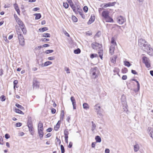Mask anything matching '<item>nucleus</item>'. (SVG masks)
<instances>
[{"label": "nucleus", "instance_id": "30", "mask_svg": "<svg viewBox=\"0 0 153 153\" xmlns=\"http://www.w3.org/2000/svg\"><path fill=\"white\" fill-rule=\"evenodd\" d=\"M34 15L36 16L35 17L36 19H39L41 17V15L40 13L35 14Z\"/></svg>", "mask_w": 153, "mask_h": 153}, {"label": "nucleus", "instance_id": "18", "mask_svg": "<svg viewBox=\"0 0 153 153\" xmlns=\"http://www.w3.org/2000/svg\"><path fill=\"white\" fill-rule=\"evenodd\" d=\"M99 51L98 52V53L100 57V58L102 59V55H103V52L102 49L101 48L100 49L98 50Z\"/></svg>", "mask_w": 153, "mask_h": 153}, {"label": "nucleus", "instance_id": "55", "mask_svg": "<svg viewBox=\"0 0 153 153\" xmlns=\"http://www.w3.org/2000/svg\"><path fill=\"white\" fill-rule=\"evenodd\" d=\"M28 128L29 129V130L30 132L32 131H33V128L32 126H28Z\"/></svg>", "mask_w": 153, "mask_h": 153}, {"label": "nucleus", "instance_id": "16", "mask_svg": "<svg viewBox=\"0 0 153 153\" xmlns=\"http://www.w3.org/2000/svg\"><path fill=\"white\" fill-rule=\"evenodd\" d=\"M117 58V56L116 55L114 56L111 58V61L113 63H115L116 62V60Z\"/></svg>", "mask_w": 153, "mask_h": 153}, {"label": "nucleus", "instance_id": "39", "mask_svg": "<svg viewBox=\"0 0 153 153\" xmlns=\"http://www.w3.org/2000/svg\"><path fill=\"white\" fill-rule=\"evenodd\" d=\"M80 52V50L78 48L75 50L74 51V53L75 54H79Z\"/></svg>", "mask_w": 153, "mask_h": 153}, {"label": "nucleus", "instance_id": "6", "mask_svg": "<svg viewBox=\"0 0 153 153\" xmlns=\"http://www.w3.org/2000/svg\"><path fill=\"white\" fill-rule=\"evenodd\" d=\"M18 38L19 44L21 46H24L25 45V40L23 35L18 36Z\"/></svg>", "mask_w": 153, "mask_h": 153}, {"label": "nucleus", "instance_id": "5", "mask_svg": "<svg viewBox=\"0 0 153 153\" xmlns=\"http://www.w3.org/2000/svg\"><path fill=\"white\" fill-rule=\"evenodd\" d=\"M117 22L120 25H122L125 22V19L122 16H120L117 19Z\"/></svg>", "mask_w": 153, "mask_h": 153}, {"label": "nucleus", "instance_id": "34", "mask_svg": "<svg viewBox=\"0 0 153 153\" xmlns=\"http://www.w3.org/2000/svg\"><path fill=\"white\" fill-rule=\"evenodd\" d=\"M71 100L72 102V105H74L76 104V101L74 97H71Z\"/></svg>", "mask_w": 153, "mask_h": 153}, {"label": "nucleus", "instance_id": "61", "mask_svg": "<svg viewBox=\"0 0 153 153\" xmlns=\"http://www.w3.org/2000/svg\"><path fill=\"white\" fill-rule=\"evenodd\" d=\"M72 143L71 142H70L69 143V144L68 146V147L69 148H71L72 147Z\"/></svg>", "mask_w": 153, "mask_h": 153}, {"label": "nucleus", "instance_id": "14", "mask_svg": "<svg viewBox=\"0 0 153 153\" xmlns=\"http://www.w3.org/2000/svg\"><path fill=\"white\" fill-rule=\"evenodd\" d=\"M16 31L17 34L18 36H19L20 35H22L21 34V30L20 29L18 25L16 26Z\"/></svg>", "mask_w": 153, "mask_h": 153}, {"label": "nucleus", "instance_id": "7", "mask_svg": "<svg viewBox=\"0 0 153 153\" xmlns=\"http://www.w3.org/2000/svg\"><path fill=\"white\" fill-rule=\"evenodd\" d=\"M144 50L146 51L147 53L151 56H153V49L151 48L150 45H149L148 47V49H147V48L146 49H145Z\"/></svg>", "mask_w": 153, "mask_h": 153}, {"label": "nucleus", "instance_id": "37", "mask_svg": "<svg viewBox=\"0 0 153 153\" xmlns=\"http://www.w3.org/2000/svg\"><path fill=\"white\" fill-rule=\"evenodd\" d=\"M42 36L44 37H50V34L48 33H44L42 35Z\"/></svg>", "mask_w": 153, "mask_h": 153}, {"label": "nucleus", "instance_id": "45", "mask_svg": "<svg viewBox=\"0 0 153 153\" xmlns=\"http://www.w3.org/2000/svg\"><path fill=\"white\" fill-rule=\"evenodd\" d=\"M63 6L65 8H67L69 7L68 4L67 3H63Z\"/></svg>", "mask_w": 153, "mask_h": 153}, {"label": "nucleus", "instance_id": "15", "mask_svg": "<svg viewBox=\"0 0 153 153\" xmlns=\"http://www.w3.org/2000/svg\"><path fill=\"white\" fill-rule=\"evenodd\" d=\"M115 47L113 45H111L109 48V53L111 55H113L114 52Z\"/></svg>", "mask_w": 153, "mask_h": 153}, {"label": "nucleus", "instance_id": "25", "mask_svg": "<svg viewBox=\"0 0 153 153\" xmlns=\"http://www.w3.org/2000/svg\"><path fill=\"white\" fill-rule=\"evenodd\" d=\"M83 108L85 109H88L89 108V106L87 103H84L83 105Z\"/></svg>", "mask_w": 153, "mask_h": 153}, {"label": "nucleus", "instance_id": "36", "mask_svg": "<svg viewBox=\"0 0 153 153\" xmlns=\"http://www.w3.org/2000/svg\"><path fill=\"white\" fill-rule=\"evenodd\" d=\"M16 106L22 110L24 109V108L22 106L16 103Z\"/></svg>", "mask_w": 153, "mask_h": 153}, {"label": "nucleus", "instance_id": "13", "mask_svg": "<svg viewBox=\"0 0 153 153\" xmlns=\"http://www.w3.org/2000/svg\"><path fill=\"white\" fill-rule=\"evenodd\" d=\"M140 149V146L139 145L136 143L134 145V151L135 152H137Z\"/></svg>", "mask_w": 153, "mask_h": 153}, {"label": "nucleus", "instance_id": "28", "mask_svg": "<svg viewBox=\"0 0 153 153\" xmlns=\"http://www.w3.org/2000/svg\"><path fill=\"white\" fill-rule=\"evenodd\" d=\"M100 108V106L98 104L96 105L95 106V109L97 111V112H99Z\"/></svg>", "mask_w": 153, "mask_h": 153}, {"label": "nucleus", "instance_id": "29", "mask_svg": "<svg viewBox=\"0 0 153 153\" xmlns=\"http://www.w3.org/2000/svg\"><path fill=\"white\" fill-rule=\"evenodd\" d=\"M111 42L112 44V45H113V46H116V44L113 38H111Z\"/></svg>", "mask_w": 153, "mask_h": 153}, {"label": "nucleus", "instance_id": "17", "mask_svg": "<svg viewBox=\"0 0 153 153\" xmlns=\"http://www.w3.org/2000/svg\"><path fill=\"white\" fill-rule=\"evenodd\" d=\"M105 21L107 22H113V19L110 17L109 16L105 19Z\"/></svg>", "mask_w": 153, "mask_h": 153}, {"label": "nucleus", "instance_id": "4", "mask_svg": "<svg viewBox=\"0 0 153 153\" xmlns=\"http://www.w3.org/2000/svg\"><path fill=\"white\" fill-rule=\"evenodd\" d=\"M91 46L94 49L98 50L102 47V45L97 42H93L91 44Z\"/></svg>", "mask_w": 153, "mask_h": 153}, {"label": "nucleus", "instance_id": "38", "mask_svg": "<svg viewBox=\"0 0 153 153\" xmlns=\"http://www.w3.org/2000/svg\"><path fill=\"white\" fill-rule=\"evenodd\" d=\"M72 19L73 21L74 22H76L78 21L77 19L74 16H72Z\"/></svg>", "mask_w": 153, "mask_h": 153}, {"label": "nucleus", "instance_id": "32", "mask_svg": "<svg viewBox=\"0 0 153 153\" xmlns=\"http://www.w3.org/2000/svg\"><path fill=\"white\" fill-rule=\"evenodd\" d=\"M64 134L65 136V137H68V134H69V132H68V129H65L64 131Z\"/></svg>", "mask_w": 153, "mask_h": 153}, {"label": "nucleus", "instance_id": "53", "mask_svg": "<svg viewBox=\"0 0 153 153\" xmlns=\"http://www.w3.org/2000/svg\"><path fill=\"white\" fill-rule=\"evenodd\" d=\"M42 41L43 42H46V41H49V39H46V38H44L43 39H42Z\"/></svg>", "mask_w": 153, "mask_h": 153}, {"label": "nucleus", "instance_id": "35", "mask_svg": "<svg viewBox=\"0 0 153 153\" xmlns=\"http://www.w3.org/2000/svg\"><path fill=\"white\" fill-rule=\"evenodd\" d=\"M15 111L16 112L19 114H24V113L21 111L20 110L18 109H15Z\"/></svg>", "mask_w": 153, "mask_h": 153}, {"label": "nucleus", "instance_id": "60", "mask_svg": "<svg viewBox=\"0 0 153 153\" xmlns=\"http://www.w3.org/2000/svg\"><path fill=\"white\" fill-rule=\"evenodd\" d=\"M110 150L109 149H106L105 150V153H109Z\"/></svg>", "mask_w": 153, "mask_h": 153}, {"label": "nucleus", "instance_id": "56", "mask_svg": "<svg viewBox=\"0 0 153 153\" xmlns=\"http://www.w3.org/2000/svg\"><path fill=\"white\" fill-rule=\"evenodd\" d=\"M3 140L1 137L0 136V144L3 145V144L1 142H2Z\"/></svg>", "mask_w": 153, "mask_h": 153}, {"label": "nucleus", "instance_id": "52", "mask_svg": "<svg viewBox=\"0 0 153 153\" xmlns=\"http://www.w3.org/2000/svg\"><path fill=\"white\" fill-rule=\"evenodd\" d=\"M69 3L70 4V6L73 5V3L71 0H67Z\"/></svg>", "mask_w": 153, "mask_h": 153}, {"label": "nucleus", "instance_id": "54", "mask_svg": "<svg viewBox=\"0 0 153 153\" xmlns=\"http://www.w3.org/2000/svg\"><path fill=\"white\" fill-rule=\"evenodd\" d=\"M5 137L6 139H8L10 137V136L9 134H5Z\"/></svg>", "mask_w": 153, "mask_h": 153}, {"label": "nucleus", "instance_id": "49", "mask_svg": "<svg viewBox=\"0 0 153 153\" xmlns=\"http://www.w3.org/2000/svg\"><path fill=\"white\" fill-rule=\"evenodd\" d=\"M0 98L1 100L2 101H4L5 100V97L3 95L1 96L0 97Z\"/></svg>", "mask_w": 153, "mask_h": 153}, {"label": "nucleus", "instance_id": "57", "mask_svg": "<svg viewBox=\"0 0 153 153\" xmlns=\"http://www.w3.org/2000/svg\"><path fill=\"white\" fill-rule=\"evenodd\" d=\"M10 6V4H5L4 6V7L5 8L9 7Z\"/></svg>", "mask_w": 153, "mask_h": 153}, {"label": "nucleus", "instance_id": "12", "mask_svg": "<svg viewBox=\"0 0 153 153\" xmlns=\"http://www.w3.org/2000/svg\"><path fill=\"white\" fill-rule=\"evenodd\" d=\"M116 4V2H109L105 4L103 7H104L105 8L108 7L112 6H114Z\"/></svg>", "mask_w": 153, "mask_h": 153}, {"label": "nucleus", "instance_id": "2", "mask_svg": "<svg viewBox=\"0 0 153 153\" xmlns=\"http://www.w3.org/2000/svg\"><path fill=\"white\" fill-rule=\"evenodd\" d=\"M142 60L143 62L145 64L146 67L149 68L150 67V62L149 58L146 56H143Z\"/></svg>", "mask_w": 153, "mask_h": 153}, {"label": "nucleus", "instance_id": "23", "mask_svg": "<svg viewBox=\"0 0 153 153\" xmlns=\"http://www.w3.org/2000/svg\"><path fill=\"white\" fill-rule=\"evenodd\" d=\"M95 139L97 142L100 143L101 142V138L100 137L98 136H96Z\"/></svg>", "mask_w": 153, "mask_h": 153}, {"label": "nucleus", "instance_id": "43", "mask_svg": "<svg viewBox=\"0 0 153 153\" xmlns=\"http://www.w3.org/2000/svg\"><path fill=\"white\" fill-rule=\"evenodd\" d=\"M53 52V51L52 50H47L46 51L45 53L46 54H49L51 53H52Z\"/></svg>", "mask_w": 153, "mask_h": 153}, {"label": "nucleus", "instance_id": "40", "mask_svg": "<svg viewBox=\"0 0 153 153\" xmlns=\"http://www.w3.org/2000/svg\"><path fill=\"white\" fill-rule=\"evenodd\" d=\"M77 10L80 15H82V10L79 7L77 8Z\"/></svg>", "mask_w": 153, "mask_h": 153}, {"label": "nucleus", "instance_id": "62", "mask_svg": "<svg viewBox=\"0 0 153 153\" xmlns=\"http://www.w3.org/2000/svg\"><path fill=\"white\" fill-rule=\"evenodd\" d=\"M18 82L17 80H15L13 82V84L15 85H16L18 83Z\"/></svg>", "mask_w": 153, "mask_h": 153}, {"label": "nucleus", "instance_id": "19", "mask_svg": "<svg viewBox=\"0 0 153 153\" xmlns=\"http://www.w3.org/2000/svg\"><path fill=\"white\" fill-rule=\"evenodd\" d=\"M52 63V62H51L50 61H47L44 63V64H42L41 65V66L42 67H45L48 66L49 65L51 64Z\"/></svg>", "mask_w": 153, "mask_h": 153}, {"label": "nucleus", "instance_id": "33", "mask_svg": "<svg viewBox=\"0 0 153 153\" xmlns=\"http://www.w3.org/2000/svg\"><path fill=\"white\" fill-rule=\"evenodd\" d=\"M21 29L22 30L23 33L24 34H26L27 33V30L26 28L25 27H23L21 28Z\"/></svg>", "mask_w": 153, "mask_h": 153}, {"label": "nucleus", "instance_id": "50", "mask_svg": "<svg viewBox=\"0 0 153 153\" xmlns=\"http://www.w3.org/2000/svg\"><path fill=\"white\" fill-rule=\"evenodd\" d=\"M22 125V123H18L16 124V126L19 127Z\"/></svg>", "mask_w": 153, "mask_h": 153}, {"label": "nucleus", "instance_id": "42", "mask_svg": "<svg viewBox=\"0 0 153 153\" xmlns=\"http://www.w3.org/2000/svg\"><path fill=\"white\" fill-rule=\"evenodd\" d=\"M61 153H64L65 152V149L64 146L62 145H61Z\"/></svg>", "mask_w": 153, "mask_h": 153}, {"label": "nucleus", "instance_id": "63", "mask_svg": "<svg viewBox=\"0 0 153 153\" xmlns=\"http://www.w3.org/2000/svg\"><path fill=\"white\" fill-rule=\"evenodd\" d=\"M48 59L49 60H53L54 59V58L52 57H50L48 58Z\"/></svg>", "mask_w": 153, "mask_h": 153}, {"label": "nucleus", "instance_id": "1", "mask_svg": "<svg viewBox=\"0 0 153 153\" xmlns=\"http://www.w3.org/2000/svg\"><path fill=\"white\" fill-rule=\"evenodd\" d=\"M138 45L142 48L144 50L146 48L148 49V47L149 45L147 44V43L145 40L142 38H141L138 40Z\"/></svg>", "mask_w": 153, "mask_h": 153}, {"label": "nucleus", "instance_id": "47", "mask_svg": "<svg viewBox=\"0 0 153 153\" xmlns=\"http://www.w3.org/2000/svg\"><path fill=\"white\" fill-rule=\"evenodd\" d=\"M94 19H93V18H91L90 19L89 21L88 22V24H91L92 22H94Z\"/></svg>", "mask_w": 153, "mask_h": 153}, {"label": "nucleus", "instance_id": "24", "mask_svg": "<svg viewBox=\"0 0 153 153\" xmlns=\"http://www.w3.org/2000/svg\"><path fill=\"white\" fill-rule=\"evenodd\" d=\"M48 30L47 27H44L43 28H40L39 29V30L40 32H43L45 31H47Z\"/></svg>", "mask_w": 153, "mask_h": 153}, {"label": "nucleus", "instance_id": "9", "mask_svg": "<svg viewBox=\"0 0 153 153\" xmlns=\"http://www.w3.org/2000/svg\"><path fill=\"white\" fill-rule=\"evenodd\" d=\"M39 82L36 80H34L33 82V88H37L39 87Z\"/></svg>", "mask_w": 153, "mask_h": 153}, {"label": "nucleus", "instance_id": "31", "mask_svg": "<svg viewBox=\"0 0 153 153\" xmlns=\"http://www.w3.org/2000/svg\"><path fill=\"white\" fill-rule=\"evenodd\" d=\"M124 65L126 66H127L128 67H130L131 65L130 64V63L129 62L127 61H125L124 62Z\"/></svg>", "mask_w": 153, "mask_h": 153}, {"label": "nucleus", "instance_id": "46", "mask_svg": "<svg viewBox=\"0 0 153 153\" xmlns=\"http://www.w3.org/2000/svg\"><path fill=\"white\" fill-rule=\"evenodd\" d=\"M71 6L72 8V9L74 11V12L75 13H76L77 12L76 9V8L75 6H74L73 4V5H71Z\"/></svg>", "mask_w": 153, "mask_h": 153}, {"label": "nucleus", "instance_id": "41", "mask_svg": "<svg viewBox=\"0 0 153 153\" xmlns=\"http://www.w3.org/2000/svg\"><path fill=\"white\" fill-rule=\"evenodd\" d=\"M59 122L57 123L56 126L54 127V128L55 130L57 131L59 127V125L58 123Z\"/></svg>", "mask_w": 153, "mask_h": 153}, {"label": "nucleus", "instance_id": "3", "mask_svg": "<svg viewBox=\"0 0 153 153\" xmlns=\"http://www.w3.org/2000/svg\"><path fill=\"white\" fill-rule=\"evenodd\" d=\"M97 68H91V76L93 78H96L97 75L98 71Z\"/></svg>", "mask_w": 153, "mask_h": 153}, {"label": "nucleus", "instance_id": "51", "mask_svg": "<svg viewBox=\"0 0 153 153\" xmlns=\"http://www.w3.org/2000/svg\"><path fill=\"white\" fill-rule=\"evenodd\" d=\"M136 82L137 83V89H138V91H139V90H140V84L138 82V81H136Z\"/></svg>", "mask_w": 153, "mask_h": 153}, {"label": "nucleus", "instance_id": "64", "mask_svg": "<svg viewBox=\"0 0 153 153\" xmlns=\"http://www.w3.org/2000/svg\"><path fill=\"white\" fill-rule=\"evenodd\" d=\"M131 72L132 73L134 74H137V72L134 70H131Z\"/></svg>", "mask_w": 153, "mask_h": 153}, {"label": "nucleus", "instance_id": "48", "mask_svg": "<svg viewBox=\"0 0 153 153\" xmlns=\"http://www.w3.org/2000/svg\"><path fill=\"white\" fill-rule=\"evenodd\" d=\"M83 10L84 12L85 13L87 12L88 10V7L86 6L84 7L83 8Z\"/></svg>", "mask_w": 153, "mask_h": 153}, {"label": "nucleus", "instance_id": "20", "mask_svg": "<svg viewBox=\"0 0 153 153\" xmlns=\"http://www.w3.org/2000/svg\"><path fill=\"white\" fill-rule=\"evenodd\" d=\"M148 129L149 130V132L150 136L152 138H153V129L151 128H149Z\"/></svg>", "mask_w": 153, "mask_h": 153}, {"label": "nucleus", "instance_id": "59", "mask_svg": "<svg viewBox=\"0 0 153 153\" xmlns=\"http://www.w3.org/2000/svg\"><path fill=\"white\" fill-rule=\"evenodd\" d=\"M122 79L123 80H126L127 78V76L126 75H123L122 77Z\"/></svg>", "mask_w": 153, "mask_h": 153}, {"label": "nucleus", "instance_id": "21", "mask_svg": "<svg viewBox=\"0 0 153 153\" xmlns=\"http://www.w3.org/2000/svg\"><path fill=\"white\" fill-rule=\"evenodd\" d=\"M14 8L16 10V11H17V13L18 14H19V13L20 12L19 9V8L18 6V5L16 4H14Z\"/></svg>", "mask_w": 153, "mask_h": 153}, {"label": "nucleus", "instance_id": "26", "mask_svg": "<svg viewBox=\"0 0 153 153\" xmlns=\"http://www.w3.org/2000/svg\"><path fill=\"white\" fill-rule=\"evenodd\" d=\"M113 71L114 73V75H115L116 74H118L119 72V69L117 68H114Z\"/></svg>", "mask_w": 153, "mask_h": 153}, {"label": "nucleus", "instance_id": "11", "mask_svg": "<svg viewBox=\"0 0 153 153\" xmlns=\"http://www.w3.org/2000/svg\"><path fill=\"white\" fill-rule=\"evenodd\" d=\"M16 20L17 23L19 25L20 28L23 27H25V25L23 24V22L21 21V20L20 19L18 18Z\"/></svg>", "mask_w": 153, "mask_h": 153}, {"label": "nucleus", "instance_id": "44", "mask_svg": "<svg viewBox=\"0 0 153 153\" xmlns=\"http://www.w3.org/2000/svg\"><path fill=\"white\" fill-rule=\"evenodd\" d=\"M97 54H91L90 55V57L91 59L93 58L94 57H96Z\"/></svg>", "mask_w": 153, "mask_h": 153}, {"label": "nucleus", "instance_id": "27", "mask_svg": "<svg viewBox=\"0 0 153 153\" xmlns=\"http://www.w3.org/2000/svg\"><path fill=\"white\" fill-rule=\"evenodd\" d=\"M91 123H92L91 130L93 131H94V130L95 129L96 126L93 121H92Z\"/></svg>", "mask_w": 153, "mask_h": 153}, {"label": "nucleus", "instance_id": "22", "mask_svg": "<svg viewBox=\"0 0 153 153\" xmlns=\"http://www.w3.org/2000/svg\"><path fill=\"white\" fill-rule=\"evenodd\" d=\"M43 126L42 123L41 121L39 122L38 125V129H43Z\"/></svg>", "mask_w": 153, "mask_h": 153}, {"label": "nucleus", "instance_id": "10", "mask_svg": "<svg viewBox=\"0 0 153 153\" xmlns=\"http://www.w3.org/2000/svg\"><path fill=\"white\" fill-rule=\"evenodd\" d=\"M43 129H38V134L41 140L42 139V138L43 136Z\"/></svg>", "mask_w": 153, "mask_h": 153}, {"label": "nucleus", "instance_id": "58", "mask_svg": "<svg viewBox=\"0 0 153 153\" xmlns=\"http://www.w3.org/2000/svg\"><path fill=\"white\" fill-rule=\"evenodd\" d=\"M51 113L53 114H55L56 112V110H55V109H54V108H52V109H51Z\"/></svg>", "mask_w": 153, "mask_h": 153}, {"label": "nucleus", "instance_id": "8", "mask_svg": "<svg viewBox=\"0 0 153 153\" xmlns=\"http://www.w3.org/2000/svg\"><path fill=\"white\" fill-rule=\"evenodd\" d=\"M109 12L107 10L103 11L102 13V16L105 19L109 16Z\"/></svg>", "mask_w": 153, "mask_h": 153}]
</instances>
